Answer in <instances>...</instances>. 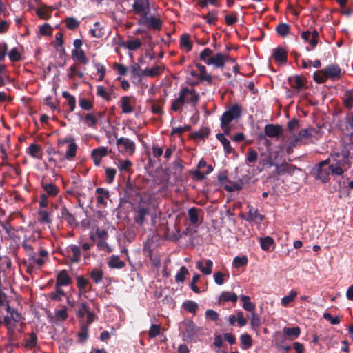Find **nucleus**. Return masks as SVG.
<instances>
[{
  "label": "nucleus",
  "mask_w": 353,
  "mask_h": 353,
  "mask_svg": "<svg viewBox=\"0 0 353 353\" xmlns=\"http://www.w3.org/2000/svg\"><path fill=\"white\" fill-rule=\"evenodd\" d=\"M288 81L290 86L297 90H300L304 85L303 79L298 75L290 77Z\"/></svg>",
  "instance_id": "25"
},
{
  "label": "nucleus",
  "mask_w": 353,
  "mask_h": 353,
  "mask_svg": "<svg viewBox=\"0 0 353 353\" xmlns=\"http://www.w3.org/2000/svg\"><path fill=\"white\" fill-rule=\"evenodd\" d=\"M133 10L137 14L141 17L149 14L150 3L149 0H134L132 5Z\"/></svg>",
  "instance_id": "10"
},
{
  "label": "nucleus",
  "mask_w": 353,
  "mask_h": 353,
  "mask_svg": "<svg viewBox=\"0 0 353 353\" xmlns=\"http://www.w3.org/2000/svg\"><path fill=\"white\" fill-rule=\"evenodd\" d=\"M240 299L243 302V307L245 310L252 313L254 312L255 305L250 301V299L248 296L242 295Z\"/></svg>",
  "instance_id": "33"
},
{
  "label": "nucleus",
  "mask_w": 353,
  "mask_h": 353,
  "mask_svg": "<svg viewBox=\"0 0 353 353\" xmlns=\"http://www.w3.org/2000/svg\"><path fill=\"white\" fill-rule=\"evenodd\" d=\"M68 72L67 73V76L70 79H74L76 76H78L79 78H83L84 74L82 71L78 70L77 64L72 65L68 70Z\"/></svg>",
  "instance_id": "32"
},
{
  "label": "nucleus",
  "mask_w": 353,
  "mask_h": 353,
  "mask_svg": "<svg viewBox=\"0 0 353 353\" xmlns=\"http://www.w3.org/2000/svg\"><path fill=\"white\" fill-rule=\"evenodd\" d=\"M117 145L119 151L122 153L132 154L135 149L134 143L128 138H119L117 139Z\"/></svg>",
  "instance_id": "9"
},
{
  "label": "nucleus",
  "mask_w": 353,
  "mask_h": 353,
  "mask_svg": "<svg viewBox=\"0 0 353 353\" xmlns=\"http://www.w3.org/2000/svg\"><path fill=\"white\" fill-rule=\"evenodd\" d=\"M241 347L243 349H248L252 345V340L250 334H243L240 337Z\"/></svg>",
  "instance_id": "39"
},
{
  "label": "nucleus",
  "mask_w": 353,
  "mask_h": 353,
  "mask_svg": "<svg viewBox=\"0 0 353 353\" xmlns=\"http://www.w3.org/2000/svg\"><path fill=\"white\" fill-rule=\"evenodd\" d=\"M62 97L68 101V103L70 106V112H73L76 107L75 97L74 96L71 95L67 91H63L62 92Z\"/></svg>",
  "instance_id": "36"
},
{
  "label": "nucleus",
  "mask_w": 353,
  "mask_h": 353,
  "mask_svg": "<svg viewBox=\"0 0 353 353\" xmlns=\"http://www.w3.org/2000/svg\"><path fill=\"white\" fill-rule=\"evenodd\" d=\"M273 57L276 62L285 63L287 61V52L283 48H276L274 51Z\"/></svg>",
  "instance_id": "23"
},
{
  "label": "nucleus",
  "mask_w": 353,
  "mask_h": 353,
  "mask_svg": "<svg viewBox=\"0 0 353 353\" xmlns=\"http://www.w3.org/2000/svg\"><path fill=\"white\" fill-rule=\"evenodd\" d=\"M28 150L30 156L34 158H39V154L41 152L40 145L36 143H32L29 145Z\"/></svg>",
  "instance_id": "53"
},
{
  "label": "nucleus",
  "mask_w": 353,
  "mask_h": 353,
  "mask_svg": "<svg viewBox=\"0 0 353 353\" xmlns=\"http://www.w3.org/2000/svg\"><path fill=\"white\" fill-rule=\"evenodd\" d=\"M161 73V68L159 66L154 67L150 69H145L143 74L148 77L158 76Z\"/></svg>",
  "instance_id": "60"
},
{
  "label": "nucleus",
  "mask_w": 353,
  "mask_h": 353,
  "mask_svg": "<svg viewBox=\"0 0 353 353\" xmlns=\"http://www.w3.org/2000/svg\"><path fill=\"white\" fill-rule=\"evenodd\" d=\"M142 45L139 39H130L126 41V46L130 50H136Z\"/></svg>",
  "instance_id": "52"
},
{
  "label": "nucleus",
  "mask_w": 353,
  "mask_h": 353,
  "mask_svg": "<svg viewBox=\"0 0 353 353\" xmlns=\"http://www.w3.org/2000/svg\"><path fill=\"white\" fill-rule=\"evenodd\" d=\"M77 150V145L75 143L74 140L72 139L65 152V158L68 161L72 160L76 157Z\"/></svg>",
  "instance_id": "31"
},
{
  "label": "nucleus",
  "mask_w": 353,
  "mask_h": 353,
  "mask_svg": "<svg viewBox=\"0 0 353 353\" xmlns=\"http://www.w3.org/2000/svg\"><path fill=\"white\" fill-rule=\"evenodd\" d=\"M316 168V178L321 180L322 183H327L330 180V174H332L331 164L327 167H320L319 165H317Z\"/></svg>",
  "instance_id": "14"
},
{
  "label": "nucleus",
  "mask_w": 353,
  "mask_h": 353,
  "mask_svg": "<svg viewBox=\"0 0 353 353\" xmlns=\"http://www.w3.org/2000/svg\"><path fill=\"white\" fill-rule=\"evenodd\" d=\"M201 17L205 19L206 23L209 25H214L217 21V12L216 11H210L205 15H202Z\"/></svg>",
  "instance_id": "41"
},
{
  "label": "nucleus",
  "mask_w": 353,
  "mask_h": 353,
  "mask_svg": "<svg viewBox=\"0 0 353 353\" xmlns=\"http://www.w3.org/2000/svg\"><path fill=\"white\" fill-rule=\"evenodd\" d=\"M210 130L208 128H203L199 131L194 132V137L199 139H204L210 134Z\"/></svg>",
  "instance_id": "59"
},
{
  "label": "nucleus",
  "mask_w": 353,
  "mask_h": 353,
  "mask_svg": "<svg viewBox=\"0 0 353 353\" xmlns=\"http://www.w3.org/2000/svg\"><path fill=\"white\" fill-rule=\"evenodd\" d=\"M248 259L247 256H236L233 260V266L236 268H239L245 266L248 264Z\"/></svg>",
  "instance_id": "45"
},
{
  "label": "nucleus",
  "mask_w": 353,
  "mask_h": 353,
  "mask_svg": "<svg viewBox=\"0 0 353 353\" xmlns=\"http://www.w3.org/2000/svg\"><path fill=\"white\" fill-rule=\"evenodd\" d=\"M71 278L69 276L66 270H61L57 275V281L55 285L56 291L59 294H61L63 296H65V293L61 286H67L71 283Z\"/></svg>",
  "instance_id": "7"
},
{
  "label": "nucleus",
  "mask_w": 353,
  "mask_h": 353,
  "mask_svg": "<svg viewBox=\"0 0 353 353\" xmlns=\"http://www.w3.org/2000/svg\"><path fill=\"white\" fill-rule=\"evenodd\" d=\"M205 265L206 266L203 267V264L201 261L196 262V268L205 275H210L212 273L213 262L210 259L206 260Z\"/></svg>",
  "instance_id": "24"
},
{
  "label": "nucleus",
  "mask_w": 353,
  "mask_h": 353,
  "mask_svg": "<svg viewBox=\"0 0 353 353\" xmlns=\"http://www.w3.org/2000/svg\"><path fill=\"white\" fill-rule=\"evenodd\" d=\"M117 164L118 168L121 172H127L130 170L132 166V162L129 159H125L124 161L118 160Z\"/></svg>",
  "instance_id": "51"
},
{
  "label": "nucleus",
  "mask_w": 353,
  "mask_h": 353,
  "mask_svg": "<svg viewBox=\"0 0 353 353\" xmlns=\"http://www.w3.org/2000/svg\"><path fill=\"white\" fill-rule=\"evenodd\" d=\"M249 211L248 215H241V217L249 222H254L255 223H260L263 219V216L261 214L259 210L248 205Z\"/></svg>",
  "instance_id": "12"
},
{
  "label": "nucleus",
  "mask_w": 353,
  "mask_h": 353,
  "mask_svg": "<svg viewBox=\"0 0 353 353\" xmlns=\"http://www.w3.org/2000/svg\"><path fill=\"white\" fill-rule=\"evenodd\" d=\"M238 296L235 293H230L229 292H223L220 296V300L223 301H231L236 303Z\"/></svg>",
  "instance_id": "42"
},
{
  "label": "nucleus",
  "mask_w": 353,
  "mask_h": 353,
  "mask_svg": "<svg viewBox=\"0 0 353 353\" xmlns=\"http://www.w3.org/2000/svg\"><path fill=\"white\" fill-rule=\"evenodd\" d=\"M344 72L336 63L327 65L324 68L316 71L313 74L314 80L318 83H325L327 79L332 81L339 80L343 75Z\"/></svg>",
  "instance_id": "2"
},
{
  "label": "nucleus",
  "mask_w": 353,
  "mask_h": 353,
  "mask_svg": "<svg viewBox=\"0 0 353 353\" xmlns=\"http://www.w3.org/2000/svg\"><path fill=\"white\" fill-rule=\"evenodd\" d=\"M296 296L297 292L295 290H291L288 295L285 296L281 299L282 305L284 307L288 306L290 303L294 301Z\"/></svg>",
  "instance_id": "40"
},
{
  "label": "nucleus",
  "mask_w": 353,
  "mask_h": 353,
  "mask_svg": "<svg viewBox=\"0 0 353 353\" xmlns=\"http://www.w3.org/2000/svg\"><path fill=\"white\" fill-rule=\"evenodd\" d=\"M3 324L7 329V336L10 342L19 340L26 327L25 323L12 322L8 316H4Z\"/></svg>",
  "instance_id": "3"
},
{
  "label": "nucleus",
  "mask_w": 353,
  "mask_h": 353,
  "mask_svg": "<svg viewBox=\"0 0 353 353\" xmlns=\"http://www.w3.org/2000/svg\"><path fill=\"white\" fill-rule=\"evenodd\" d=\"M216 139L222 143L225 152L227 154H231L233 152L234 150L230 145V142L228 139H227L223 134L219 133L216 134Z\"/></svg>",
  "instance_id": "26"
},
{
  "label": "nucleus",
  "mask_w": 353,
  "mask_h": 353,
  "mask_svg": "<svg viewBox=\"0 0 353 353\" xmlns=\"http://www.w3.org/2000/svg\"><path fill=\"white\" fill-rule=\"evenodd\" d=\"M84 121L89 127L92 128H94L97 123V118L92 114H87L84 117Z\"/></svg>",
  "instance_id": "61"
},
{
  "label": "nucleus",
  "mask_w": 353,
  "mask_h": 353,
  "mask_svg": "<svg viewBox=\"0 0 353 353\" xmlns=\"http://www.w3.org/2000/svg\"><path fill=\"white\" fill-rule=\"evenodd\" d=\"M201 211L200 209L192 207L188 210V216L190 221L192 224H196L199 222V214Z\"/></svg>",
  "instance_id": "35"
},
{
  "label": "nucleus",
  "mask_w": 353,
  "mask_h": 353,
  "mask_svg": "<svg viewBox=\"0 0 353 353\" xmlns=\"http://www.w3.org/2000/svg\"><path fill=\"white\" fill-rule=\"evenodd\" d=\"M89 327L87 324H81L80 331L78 332V341L80 343H84L88 339Z\"/></svg>",
  "instance_id": "30"
},
{
  "label": "nucleus",
  "mask_w": 353,
  "mask_h": 353,
  "mask_svg": "<svg viewBox=\"0 0 353 353\" xmlns=\"http://www.w3.org/2000/svg\"><path fill=\"white\" fill-rule=\"evenodd\" d=\"M331 159H332V163H331L332 175L341 176L352 165L350 152L345 146L339 150L332 151Z\"/></svg>",
  "instance_id": "1"
},
{
  "label": "nucleus",
  "mask_w": 353,
  "mask_h": 353,
  "mask_svg": "<svg viewBox=\"0 0 353 353\" xmlns=\"http://www.w3.org/2000/svg\"><path fill=\"white\" fill-rule=\"evenodd\" d=\"M77 288L79 291L81 292H85L89 283L88 280L82 276H79L77 277Z\"/></svg>",
  "instance_id": "47"
},
{
  "label": "nucleus",
  "mask_w": 353,
  "mask_h": 353,
  "mask_svg": "<svg viewBox=\"0 0 353 353\" xmlns=\"http://www.w3.org/2000/svg\"><path fill=\"white\" fill-rule=\"evenodd\" d=\"M41 186L45 191V194L47 196H55L59 191V188L54 184L47 183L44 180L41 181Z\"/></svg>",
  "instance_id": "21"
},
{
  "label": "nucleus",
  "mask_w": 353,
  "mask_h": 353,
  "mask_svg": "<svg viewBox=\"0 0 353 353\" xmlns=\"http://www.w3.org/2000/svg\"><path fill=\"white\" fill-rule=\"evenodd\" d=\"M295 168V166L293 165L284 162L281 164H276L275 172L277 175H283L285 174H292L294 173Z\"/></svg>",
  "instance_id": "19"
},
{
  "label": "nucleus",
  "mask_w": 353,
  "mask_h": 353,
  "mask_svg": "<svg viewBox=\"0 0 353 353\" xmlns=\"http://www.w3.org/2000/svg\"><path fill=\"white\" fill-rule=\"evenodd\" d=\"M180 46L181 48H186V50L190 51L192 48V45L190 41L188 34H183L180 38Z\"/></svg>",
  "instance_id": "43"
},
{
  "label": "nucleus",
  "mask_w": 353,
  "mask_h": 353,
  "mask_svg": "<svg viewBox=\"0 0 353 353\" xmlns=\"http://www.w3.org/2000/svg\"><path fill=\"white\" fill-rule=\"evenodd\" d=\"M38 220L41 223H47V224L52 223V219L50 218L49 213L46 210L39 211Z\"/></svg>",
  "instance_id": "46"
},
{
  "label": "nucleus",
  "mask_w": 353,
  "mask_h": 353,
  "mask_svg": "<svg viewBox=\"0 0 353 353\" xmlns=\"http://www.w3.org/2000/svg\"><path fill=\"white\" fill-rule=\"evenodd\" d=\"M125 266L123 261L119 259L118 256H112V268H122Z\"/></svg>",
  "instance_id": "64"
},
{
  "label": "nucleus",
  "mask_w": 353,
  "mask_h": 353,
  "mask_svg": "<svg viewBox=\"0 0 353 353\" xmlns=\"http://www.w3.org/2000/svg\"><path fill=\"white\" fill-rule=\"evenodd\" d=\"M121 107L122 108V111L124 113H130L133 111V108L130 104L129 97H124L121 98Z\"/></svg>",
  "instance_id": "38"
},
{
  "label": "nucleus",
  "mask_w": 353,
  "mask_h": 353,
  "mask_svg": "<svg viewBox=\"0 0 353 353\" xmlns=\"http://www.w3.org/2000/svg\"><path fill=\"white\" fill-rule=\"evenodd\" d=\"M103 275V273L102 270L98 269H94L90 274L91 278L96 283H98L101 281Z\"/></svg>",
  "instance_id": "58"
},
{
  "label": "nucleus",
  "mask_w": 353,
  "mask_h": 353,
  "mask_svg": "<svg viewBox=\"0 0 353 353\" xmlns=\"http://www.w3.org/2000/svg\"><path fill=\"white\" fill-rule=\"evenodd\" d=\"M277 34L282 37H285L289 34L290 30V26L285 23H279L276 27Z\"/></svg>",
  "instance_id": "37"
},
{
  "label": "nucleus",
  "mask_w": 353,
  "mask_h": 353,
  "mask_svg": "<svg viewBox=\"0 0 353 353\" xmlns=\"http://www.w3.org/2000/svg\"><path fill=\"white\" fill-rule=\"evenodd\" d=\"M107 154L108 149L105 147L94 149L91 153V156L93 159L94 164L97 166L99 165L101 159L105 157Z\"/></svg>",
  "instance_id": "20"
},
{
  "label": "nucleus",
  "mask_w": 353,
  "mask_h": 353,
  "mask_svg": "<svg viewBox=\"0 0 353 353\" xmlns=\"http://www.w3.org/2000/svg\"><path fill=\"white\" fill-rule=\"evenodd\" d=\"M79 106L85 110H90L93 108L92 103L85 98L80 99Z\"/></svg>",
  "instance_id": "63"
},
{
  "label": "nucleus",
  "mask_w": 353,
  "mask_h": 353,
  "mask_svg": "<svg viewBox=\"0 0 353 353\" xmlns=\"http://www.w3.org/2000/svg\"><path fill=\"white\" fill-rule=\"evenodd\" d=\"M138 23L145 26L148 29L154 30H159L162 26V21L160 19L154 16H148V14L141 17Z\"/></svg>",
  "instance_id": "6"
},
{
  "label": "nucleus",
  "mask_w": 353,
  "mask_h": 353,
  "mask_svg": "<svg viewBox=\"0 0 353 353\" xmlns=\"http://www.w3.org/2000/svg\"><path fill=\"white\" fill-rule=\"evenodd\" d=\"M241 116V107L237 105H233L229 110L225 111L221 116V123L225 125L230 124L232 120L237 119Z\"/></svg>",
  "instance_id": "5"
},
{
  "label": "nucleus",
  "mask_w": 353,
  "mask_h": 353,
  "mask_svg": "<svg viewBox=\"0 0 353 353\" xmlns=\"http://www.w3.org/2000/svg\"><path fill=\"white\" fill-rule=\"evenodd\" d=\"M196 66L199 70V79L201 81H205L209 84H211L212 81V77L210 74H208L207 73L205 66L201 65L199 63L196 64Z\"/></svg>",
  "instance_id": "28"
},
{
  "label": "nucleus",
  "mask_w": 353,
  "mask_h": 353,
  "mask_svg": "<svg viewBox=\"0 0 353 353\" xmlns=\"http://www.w3.org/2000/svg\"><path fill=\"white\" fill-rule=\"evenodd\" d=\"M212 50L210 48H206L202 52H201L199 58L208 65V59L212 57Z\"/></svg>",
  "instance_id": "55"
},
{
  "label": "nucleus",
  "mask_w": 353,
  "mask_h": 353,
  "mask_svg": "<svg viewBox=\"0 0 353 353\" xmlns=\"http://www.w3.org/2000/svg\"><path fill=\"white\" fill-rule=\"evenodd\" d=\"M179 93L182 97L184 103H195L199 100V95L194 89H189L186 87L182 88Z\"/></svg>",
  "instance_id": "11"
},
{
  "label": "nucleus",
  "mask_w": 353,
  "mask_h": 353,
  "mask_svg": "<svg viewBox=\"0 0 353 353\" xmlns=\"http://www.w3.org/2000/svg\"><path fill=\"white\" fill-rule=\"evenodd\" d=\"M260 245L263 250L270 251V248L274 245V240L270 236H265L260 238Z\"/></svg>",
  "instance_id": "34"
},
{
  "label": "nucleus",
  "mask_w": 353,
  "mask_h": 353,
  "mask_svg": "<svg viewBox=\"0 0 353 353\" xmlns=\"http://www.w3.org/2000/svg\"><path fill=\"white\" fill-rule=\"evenodd\" d=\"M202 329L198 327L192 321H188L185 323V333L188 338L194 339L201 334Z\"/></svg>",
  "instance_id": "15"
},
{
  "label": "nucleus",
  "mask_w": 353,
  "mask_h": 353,
  "mask_svg": "<svg viewBox=\"0 0 353 353\" xmlns=\"http://www.w3.org/2000/svg\"><path fill=\"white\" fill-rule=\"evenodd\" d=\"M230 61L233 63L235 62V59L230 58L228 55L223 54L222 53H216L208 59V65H212L217 68H223L225 62Z\"/></svg>",
  "instance_id": "8"
},
{
  "label": "nucleus",
  "mask_w": 353,
  "mask_h": 353,
  "mask_svg": "<svg viewBox=\"0 0 353 353\" xmlns=\"http://www.w3.org/2000/svg\"><path fill=\"white\" fill-rule=\"evenodd\" d=\"M188 274V270L185 266H182L179 272L175 276V281L176 282H183L185 276Z\"/></svg>",
  "instance_id": "56"
},
{
  "label": "nucleus",
  "mask_w": 353,
  "mask_h": 353,
  "mask_svg": "<svg viewBox=\"0 0 353 353\" xmlns=\"http://www.w3.org/2000/svg\"><path fill=\"white\" fill-rule=\"evenodd\" d=\"M265 135L270 138L279 137L282 133V127L279 125L267 124L264 128Z\"/></svg>",
  "instance_id": "16"
},
{
  "label": "nucleus",
  "mask_w": 353,
  "mask_h": 353,
  "mask_svg": "<svg viewBox=\"0 0 353 353\" xmlns=\"http://www.w3.org/2000/svg\"><path fill=\"white\" fill-rule=\"evenodd\" d=\"M148 214V208H145L142 206H139L137 211V214L134 218L136 223L139 225H143V223L145 221V217Z\"/></svg>",
  "instance_id": "29"
},
{
  "label": "nucleus",
  "mask_w": 353,
  "mask_h": 353,
  "mask_svg": "<svg viewBox=\"0 0 353 353\" xmlns=\"http://www.w3.org/2000/svg\"><path fill=\"white\" fill-rule=\"evenodd\" d=\"M182 307L185 310L194 315L196 314V311L199 309V305L194 301L186 300L183 303Z\"/></svg>",
  "instance_id": "27"
},
{
  "label": "nucleus",
  "mask_w": 353,
  "mask_h": 353,
  "mask_svg": "<svg viewBox=\"0 0 353 353\" xmlns=\"http://www.w3.org/2000/svg\"><path fill=\"white\" fill-rule=\"evenodd\" d=\"M70 250L72 252V256L71 258V262L78 263L81 259V250L80 248L77 245H72Z\"/></svg>",
  "instance_id": "50"
},
{
  "label": "nucleus",
  "mask_w": 353,
  "mask_h": 353,
  "mask_svg": "<svg viewBox=\"0 0 353 353\" xmlns=\"http://www.w3.org/2000/svg\"><path fill=\"white\" fill-rule=\"evenodd\" d=\"M318 130L314 128L301 130L297 134H294L292 145L295 146L302 144L306 145L310 143H313L312 138L314 137V134H316Z\"/></svg>",
  "instance_id": "4"
},
{
  "label": "nucleus",
  "mask_w": 353,
  "mask_h": 353,
  "mask_svg": "<svg viewBox=\"0 0 353 353\" xmlns=\"http://www.w3.org/2000/svg\"><path fill=\"white\" fill-rule=\"evenodd\" d=\"M72 59L82 65H87L89 63L88 58L85 56V54L83 49L81 50H72L71 52Z\"/></svg>",
  "instance_id": "18"
},
{
  "label": "nucleus",
  "mask_w": 353,
  "mask_h": 353,
  "mask_svg": "<svg viewBox=\"0 0 353 353\" xmlns=\"http://www.w3.org/2000/svg\"><path fill=\"white\" fill-rule=\"evenodd\" d=\"M65 26L69 30H75L79 26V21L74 17H67L65 19Z\"/></svg>",
  "instance_id": "44"
},
{
  "label": "nucleus",
  "mask_w": 353,
  "mask_h": 353,
  "mask_svg": "<svg viewBox=\"0 0 353 353\" xmlns=\"http://www.w3.org/2000/svg\"><path fill=\"white\" fill-rule=\"evenodd\" d=\"M225 276L228 277L229 275L223 274L221 272H217L214 273V282L217 285H223L225 282V279H224Z\"/></svg>",
  "instance_id": "62"
},
{
  "label": "nucleus",
  "mask_w": 353,
  "mask_h": 353,
  "mask_svg": "<svg viewBox=\"0 0 353 353\" xmlns=\"http://www.w3.org/2000/svg\"><path fill=\"white\" fill-rule=\"evenodd\" d=\"M8 57L12 62H18L21 60V54L18 51L17 48H12L8 53Z\"/></svg>",
  "instance_id": "57"
},
{
  "label": "nucleus",
  "mask_w": 353,
  "mask_h": 353,
  "mask_svg": "<svg viewBox=\"0 0 353 353\" xmlns=\"http://www.w3.org/2000/svg\"><path fill=\"white\" fill-rule=\"evenodd\" d=\"M97 194V205L99 208H104L107 206L105 199H109L110 195L108 190L103 189V188H97L96 189Z\"/></svg>",
  "instance_id": "13"
},
{
  "label": "nucleus",
  "mask_w": 353,
  "mask_h": 353,
  "mask_svg": "<svg viewBox=\"0 0 353 353\" xmlns=\"http://www.w3.org/2000/svg\"><path fill=\"white\" fill-rule=\"evenodd\" d=\"M283 332L289 339L294 340L299 336L301 329L298 326L293 327H285L283 329Z\"/></svg>",
  "instance_id": "22"
},
{
  "label": "nucleus",
  "mask_w": 353,
  "mask_h": 353,
  "mask_svg": "<svg viewBox=\"0 0 353 353\" xmlns=\"http://www.w3.org/2000/svg\"><path fill=\"white\" fill-rule=\"evenodd\" d=\"M89 312H90V309L89 307L88 303L87 302H83L79 305L77 315L79 318H83Z\"/></svg>",
  "instance_id": "48"
},
{
  "label": "nucleus",
  "mask_w": 353,
  "mask_h": 353,
  "mask_svg": "<svg viewBox=\"0 0 353 353\" xmlns=\"http://www.w3.org/2000/svg\"><path fill=\"white\" fill-rule=\"evenodd\" d=\"M61 217L65 221L69 226H77L78 223L74 216L63 205L61 208Z\"/></svg>",
  "instance_id": "17"
},
{
  "label": "nucleus",
  "mask_w": 353,
  "mask_h": 353,
  "mask_svg": "<svg viewBox=\"0 0 353 353\" xmlns=\"http://www.w3.org/2000/svg\"><path fill=\"white\" fill-rule=\"evenodd\" d=\"M94 236L101 241H106L108 239V229L97 227Z\"/></svg>",
  "instance_id": "49"
},
{
  "label": "nucleus",
  "mask_w": 353,
  "mask_h": 353,
  "mask_svg": "<svg viewBox=\"0 0 353 353\" xmlns=\"http://www.w3.org/2000/svg\"><path fill=\"white\" fill-rule=\"evenodd\" d=\"M37 335L35 332H32L30 335V339L26 340V347L28 348H33L37 345Z\"/></svg>",
  "instance_id": "54"
}]
</instances>
